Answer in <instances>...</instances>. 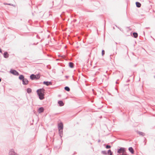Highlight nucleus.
I'll return each instance as SVG.
<instances>
[{
    "label": "nucleus",
    "mask_w": 155,
    "mask_h": 155,
    "mask_svg": "<svg viewBox=\"0 0 155 155\" xmlns=\"http://www.w3.org/2000/svg\"><path fill=\"white\" fill-rule=\"evenodd\" d=\"M45 90L43 88L39 89L37 90L36 92L40 100H42L45 98Z\"/></svg>",
    "instance_id": "nucleus-1"
},
{
    "label": "nucleus",
    "mask_w": 155,
    "mask_h": 155,
    "mask_svg": "<svg viewBox=\"0 0 155 155\" xmlns=\"http://www.w3.org/2000/svg\"><path fill=\"white\" fill-rule=\"evenodd\" d=\"M10 72L11 74L16 76L19 75V73L15 70L11 69Z\"/></svg>",
    "instance_id": "nucleus-2"
},
{
    "label": "nucleus",
    "mask_w": 155,
    "mask_h": 155,
    "mask_svg": "<svg viewBox=\"0 0 155 155\" xmlns=\"http://www.w3.org/2000/svg\"><path fill=\"white\" fill-rule=\"evenodd\" d=\"M9 155H18L16 153L14 149H12L10 150L9 152Z\"/></svg>",
    "instance_id": "nucleus-3"
},
{
    "label": "nucleus",
    "mask_w": 155,
    "mask_h": 155,
    "mask_svg": "<svg viewBox=\"0 0 155 155\" xmlns=\"http://www.w3.org/2000/svg\"><path fill=\"white\" fill-rule=\"evenodd\" d=\"M22 81V84L24 85H26L28 83V81L26 78H25Z\"/></svg>",
    "instance_id": "nucleus-4"
},
{
    "label": "nucleus",
    "mask_w": 155,
    "mask_h": 155,
    "mask_svg": "<svg viewBox=\"0 0 155 155\" xmlns=\"http://www.w3.org/2000/svg\"><path fill=\"white\" fill-rule=\"evenodd\" d=\"M43 84L47 86H48L49 85H52V83L51 81H44L43 82Z\"/></svg>",
    "instance_id": "nucleus-5"
},
{
    "label": "nucleus",
    "mask_w": 155,
    "mask_h": 155,
    "mask_svg": "<svg viewBox=\"0 0 155 155\" xmlns=\"http://www.w3.org/2000/svg\"><path fill=\"white\" fill-rule=\"evenodd\" d=\"M58 128L59 129H63V125L62 122L58 124Z\"/></svg>",
    "instance_id": "nucleus-6"
},
{
    "label": "nucleus",
    "mask_w": 155,
    "mask_h": 155,
    "mask_svg": "<svg viewBox=\"0 0 155 155\" xmlns=\"http://www.w3.org/2000/svg\"><path fill=\"white\" fill-rule=\"evenodd\" d=\"M44 109L43 107H40L38 110V111L39 113H40L43 112L44 111Z\"/></svg>",
    "instance_id": "nucleus-7"
},
{
    "label": "nucleus",
    "mask_w": 155,
    "mask_h": 155,
    "mask_svg": "<svg viewBox=\"0 0 155 155\" xmlns=\"http://www.w3.org/2000/svg\"><path fill=\"white\" fill-rule=\"evenodd\" d=\"M36 75L34 74H32L30 76V78L32 80L36 79Z\"/></svg>",
    "instance_id": "nucleus-8"
},
{
    "label": "nucleus",
    "mask_w": 155,
    "mask_h": 155,
    "mask_svg": "<svg viewBox=\"0 0 155 155\" xmlns=\"http://www.w3.org/2000/svg\"><path fill=\"white\" fill-rule=\"evenodd\" d=\"M59 134L60 136L61 137L63 136V129H59Z\"/></svg>",
    "instance_id": "nucleus-9"
},
{
    "label": "nucleus",
    "mask_w": 155,
    "mask_h": 155,
    "mask_svg": "<svg viewBox=\"0 0 155 155\" xmlns=\"http://www.w3.org/2000/svg\"><path fill=\"white\" fill-rule=\"evenodd\" d=\"M9 54L7 52H5L4 53L3 56L5 58H8L9 57Z\"/></svg>",
    "instance_id": "nucleus-10"
},
{
    "label": "nucleus",
    "mask_w": 155,
    "mask_h": 155,
    "mask_svg": "<svg viewBox=\"0 0 155 155\" xmlns=\"http://www.w3.org/2000/svg\"><path fill=\"white\" fill-rule=\"evenodd\" d=\"M129 150V151L132 153V154H134V150L133 149V148L131 147H129L128 149Z\"/></svg>",
    "instance_id": "nucleus-11"
},
{
    "label": "nucleus",
    "mask_w": 155,
    "mask_h": 155,
    "mask_svg": "<svg viewBox=\"0 0 155 155\" xmlns=\"http://www.w3.org/2000/svg\"><path fill=\"white\" fill-rule=\"evenodd\" d=\"M58 103L59 104V106H62L64 104L62 101H59L58 102Z\"/></svg>",
    "instance_id": "nucleus-12"
},
{
    "label": "nucleus",
    "mask_w": 155,
    "mask_h": 155,
    "mask_svg": "<svg viewBox=\"0 0 155 155\" xmlns=\"http://www.w3.org/2000/svg\"><path fill=\"white\" fill-rule=\"evenodd\" d=\"M25 78L24 76L22 75H20L19 77V79L22 81Z\"/></svg>",
    "instance_id": "nucleus-13"
},
{
    "label": "nucleus",
    "mask_w": 155,
    "mask_h": 155,
    "mask_svg": "<svg viewBox=\"0 0 155 155\" xmlns=\"http://www.w3.org/2000/svg\"><path fill=\"white\" fill-rule=\"evenodd\" d=\"M74 63L72 62H70L69 63V66L70 68H74Z\"/></svg>",
    "instance_id": "nucleus-14"
},
{
    "label": "nucleus",
    "mask_w": 155,
    "mask_h": 155,
    "mask_svg": "<svg viewBox=\"0 0 155 155\" xmlns=\"http://www.w3.org/2000/svg\"><path fill=\"white\" fill-rule=\"evenodd\" d=\"M136 6L137 7L140 8L141 6V4L139 2H136Z\"/></svg>",
    "instance_id": "nucleus-15"
},
{
    "label": "nucleus",
    "mask_w": 155,
    "mask_h": 155,
    "mask_svg": "<svg viewBox=\"0 0 155 155\" xmlns=\"http://www.w3.org/2000/svg\"><path fill=\"white\" fill-rule=\"evenodd\" d=\"M133 37L135 38L137 37L138 35L137 33L134 32L133 34Z\"/></svg>",
    "instance_id": "nucleus-16"
},
{
    "label": "nucleus",
    "mask_w": 155,
    "mask_h": 155,
    "mask_svg": "<svg viewBox=\"0 0 155 155\" xmlns=\"http://www.w3.org/2000/svg\"><path fill=\"white\" fill-rule=\"evenodd\" d=\"M137 133L140 134V135H141L142 136H143L145 135V134L142 132L140 131H138Z\"/></svg>",
    "instance_id": "nucleus-17"
},
{
    "label": "nucleus",
    "mask_w": 155,
    "mask_h": 155,
    "mask_svg": "<svg viewBox=\"0 0 155 155\" xmlns=\"http://www.w3.org/2000/svg\"><path fill=\"white\" fill-rule=\"evenodd\" d=\"M27 92L28 93L30 94L31 93V89L30 88H28L27 89Z\"/></svg>",
    "instance_id": "nucleus-18"
},
{
    "label": "nucleus",
    "mask_w": 155,
    "mask_h": 155,
    "mask_svg": "<svg viewBox=\"0 0 155 155\" xmlns=\"http://www.w3.org/2000/svg\"><path fill=\"white\" fill-rule=\"evenodd\" d=\"M64 90L68 91H70V88L68 86H66L64 87Z\"/></svg>",
    "instance_id": "nucleus-19"
},
{
    "label": "nucleus",
    "mask_w": 155,
    "mask_h": 155,
    "mask_svg": "<svg viewBox=\"0 0 155 155\" xmlns=\"http://www.w3.org/2000/svg\"><path fill=\"white\" fill-rule=\"evenodd\" d=\"M107 153L110 154L109 155H112L113 152L111 151L110 150H108Z\"/></svg>",
    "instance_id": "nucleus-20"
},
{
    "label": "nucleus",
    "mask_w": 155,
    "mask_h": 155,
    "mask_svg": "<svg viewBox=\"0 0 155 155\" xmlns=\"http://www.w3.org/2000/svg\"><path fill=\"white\" fill-rule=\"evenodd\" d=\"M36 80H38L40 78V76L39 74H36Z\"/></svg>",
    "instance_id": "nucleus-21"
},
{
    "label": "nucleus",
    "mask_w": 155,
    "mask_h": 155,
    "mask_svg": "<svg viewBox=\"0 0 155 155\" xmlns=\"http://www.w3.org/2000/svg\"><path fill=\"white\" fill-rule=\"evenodd\" d=\"M101 153L104 155H107V153L106 151H101Z\"/></svg>",
    "instance_id": "nucleus-22"
},
{
    "label": "nucleus",
    "mask_w": 155,
    "mask_h": 155,
    "mask_svg": "<svg viewBox=\"0 0 155 155\" xmlns=\"http://www.w3.org/2000/svg\"><path fill=\"white\" fill-rule=\"evenodd\" d=\"M110 147H111V146L109 145H107L106 147V148L107 149H110Z\"/></svg>",
    "instance_id": "nucleus-23"
},
{
    "label": "nucleus",
    "mask_w": 155,
    "mask_h": 155,
    "mask_svg": "<svg viewBox=\"0 0 155 155\" xmlns=\"http://www.w3.org/2000/svg\"><path fill=\"white\" fill-rule=\"evenodd\" d=\"M64 13V12H63L61 14V15H60V16L61 17V18H62V19H63V20H64V18H63V16H64V15H63V13Z\"/></svg>",
    "instance_id": "nucleus-24"
},
{
    "label": "nucleus",
    "mask_w": 155,
    "mask_h": 155,
    "mask_svg": "<svg viewBox=\"0 0 155 155\" xmlns=\"http://www.w3.org/2000/svg\"><path fill=\"white\" fill-rule=\"evenodd\" d=\"M105 53V51L104 50H102V56L104 55Z\"/></svg>",
    "instance_id": "nucleus-25"
},
{
    "label": "nucleus",
    "mask_w": 155,
    "mask_h": 155,
    "mask_svg": "<svg viewBox=\"0 0 155 155\" xmlns=\"http://www.w3.org/2000/svg\"><path fill=\"white\" fill-rule=\"evenodd\" d=\"M4 4H5V5H12V6L13 5L12 4H10V3L8 4V3H4Z\"/></svg>",
    "instance_id": "nucleus-26"
},
{
    "label": "nucleus",
    "mask_w": 155,
    "mask_h": 155,
    "mask_svg": "<svg viewBox=\"0 0 155 155\" xmlns=\"http://www.w3.org/2000/svg\"><path fill=\"white\" fill-rule=\"evenodd\" d=\"M47 67L48 68H49V69H50L51 68V67L50 66H49V65L47 66Z\"/></svg>",
    "instance_id": "nucleus-27"
},
{
    "label": "nucleus",
    "mask_w": 155,
    "mask_h": 155,
    "mask_svg": "<svg viewBox=\"0 0 155 155\" xmlns=\"http://www.w3.org/2000/svg\"><path fill=\"white\" fill-rule=\"evenodd\" d=\"M0 53H2V50L1 48H0Z\"/></svg>",
    "instance_id": "nucleus-28"
},
{
    "label": "nucleus",
    "mask_w": 155,
    "mask_h": 155,
    "mask_svg": "<svg viewBox=\"0 0 155 155\" xmlns=\"http://www.w3.org/2000/svg\"><path fill=\"white\" fill-rule=\"evenodd\" d=\"M100 141H101L100 140H98V142H100Z\"/></svg>",
    "instance_id": "nucleus-29"
},
{
    "label": "nucleus",
    "mask_w": 155,
    "mask_h": 155,
    "mask_svg": "<svg viewBox=\"0 0 155 155\" xmlns=\"http://www.w3.org/2000/svg\"><path fill=\"white\" fill-rule=\"evenodd\" d=\"M116 83L117 84H118V83L117 82V81H116Z\"/></svg>",
    "instance_id": "nucleus-30"
},
{
    "label": "nucleus",
    "mask_w": 155,
    "mask_h": 155,
    "mask_svg": "<svg viewBox=\"0 0 155 155\" xmlns=\"http://www.w3.org/2000/svg\"><path fill=\"white\" fill-rule=\"evenodd\" d=\"M65 77H66V78H68V76H65Z\"/></svg>",
    "instance_id": "nucleus-31"
},
{
    "label": "nucleus",
    "mask_w": 155,
    "mask_h": 155,
    "mask_svg": "<svg viewBox=\"0 0 155 155\" xmlns=\"http://www.w3.org/2000/svg\"><path fill=\"white\" fill-rule=\"evenodd\" d=\"M1 78H0V82H1Z\"/></svg>",
    "instance_id": "nucleus-32"
},
{
    "label": "nucleus",
    "mask_w": 155,
    "mask_h": 155,
    "mask_svg": "<svg viewBox=\"0 0 155 155\" xmlns=\"http://www.w3.org/2000/svg\"><path fill=\"white\" fill-rule=\"evenodd\" d=\"M115 54H117V52H115Z\"/></svg>",
    "instance_id": "nucleus-33"
},
{
    "label": "nucleus",
    "mask_w": 155,
    "mask_h": 155,
    "mask_svg": "<svg viewBox=\"0 0 155 155\" xmlns=\"http://www.w3.org/2000/svg\"><path fill=\"white\" fill-rule=\"evenodd\" d=\"M113 29H114V27L113 28Z\"/></svg>",
    "instance_id": "nucleus-34"
}]
</instances>
